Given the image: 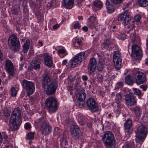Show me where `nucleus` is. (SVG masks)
Instances as JSON below:
<instances>
[{
    "mask_svg": "<svg viewBox=\"0 0 148 148\" xmlns=\"http://www.w3.org/2000/svg\"><path fill=\"white\" fill-rule=\"evenodd\" d=\"M134 75H135L136 82L137 84H140L145 82L146 77L144 73L140 72L137 69L134 71Z\"/></svg>",
    "mask_w": 148,
    "mask_h": 148,
    "instance_id": "8",
    "label": "nucleus"
},
{
    "mask_svg": "<svg viewBox=\"0 0 148 148\" xmlns=\"http://www.w3.org/2000/svg\"><path fill=\"white\" fill-rule=\"evenodd\" d=\"M86 104L89 110L92 112H95L98 109V105L95 99L92 98L87 99Z\"/></svg>",
    "mask_w": 148,
    "mask_h": 148,
    "instance_id": "10",
    "label": "nucleus"
},
{
    "mask_svg": "<svg viewBox=\"0 0 148 148\" xmlns=\"http://www.w3.org/2000/svg\"><path fill=\"white\" fill-rule=\"evenodd\" d=\"M139 37L136 36V34L134 32L133 33H131L130 35V39L129 40L130 43L128 45V47H129L131 43H135L138 42L139 41Z\"/></svg>",
    "mask_w": 148,
    "mask_h": 148,
    "instance_id": "22",
    "label": "nucleus"
},
{
    "mask_svg": "<svg viewBox=\"0 0 148 148\" xmlns=\"http://www.w3.org/2000/svg\"><path fill=\"white\" fill-rule=\"evenodd\" d=\"M75 43H77L78 45H80L82 43V40L80 38H78L75 39L74 40Z\"/></svg>",
    "mask_w": 148,
    "mask_h": 148,
    "instance_id": "49",
    "label": "nucleus"
},
{
    "mask_svg": "<svg viewBox=\"0 0 148 148\" xmlns=\"http://www.w3.org/2000/svg\"><path fill=\"white\" fill-rule=\"evenodd\" d=\"M130 16L126 13L120 14L118 18L119 21H121L125 26L129 24L131 21Z\"/></svg>",
    "mask_w": 148,
    "mask_h": 148,
    "instance_id": "14",
    "label": "nucleus"
},
{
    "mask_svg": "<svg viewBox=\"0 0 148 148\" xmlns=\"http://www.w3.org/2000/svg\"><path fill=\"white\" fill-rule=\"evenodd\" d=\"M52 6V5L51 3L50 2L49 3L47 4V7L49 8H50Z\"/></svg>",
    "mask_w": 148,
    "mask_h": 148,
    "instance_id": "64",
    "label": "nucleus"
},
{
    "mask_svg": "<svg viewBox=\"0 0 148 148\" xmlns=\"http://www.w3.org/2000/svg\"><path fill=\"white\" fill-rule=\"evenodd\" d=\"M121 54L119 51L114 52L113 61L116 68L117 69H119L121 67L122 60Z\"/></svg>",
    "mask_w": 148,
    "mask_h": 148,
    "instance_id": "7",
    "label": "nucleus"
},
{
    "mask_svg": "<svg viewBox=\"0 0 148 148\" xmlns=\"http://www.w3.org/2000/svg\"><path fill=\"white\" fill-rule=\"evenodd\" d=\"M96 66V62L94 58H91L88 64V68L89 71L91 74L95 72Z\"/></svg>",
    "mask_w": 148,
    "mask_h": 148,
    "instance_id": "18",
    "label": "nucleus"
},
{
    "mask_svg": "<svg viewBox=\"0 0 148 148\" xmlns=\"http://www.w3.org/2000/svg\"><path fill=\"white\" fill-rule=\"evenodd\" d=\"M126 35L124 34H121L119 35L118 38L120 39L124 40L126 38Z\"/></svg>",
    "mask_w": 148,
    "mask_h": 148,
    "instance_id": "46",
    "label": "nucleus"
},
{
    "mask_svg": "<svg viewBox=\"0 0 148 148\" xmlns=\"http://www.w3.org/2000/svg\"><path fill=\"white\" fill-rule=\"evenodd\" d=\"M111 42L108 40H106L104 42V44L105 46H109L110 45Z\"/></svg>",
    "mask_w": 148,
    "mask_h": 148,
    "instance_id": "55",
    "label": "nucleus"
},
{
    "mask_svg": "<svg viewBox=\"0 0 148 148\" xmlns=\"http://www.w3.org/2000/svg\"><path fill=\"white\" fill-rule=\"evenodd\" d=\"M30 44V41L29 40H27L26 41L23 46V51L24 53H27L29 49V47Z\"/></svg>",
    "mask_w": 148,
    "mask_h": 148,
    "instance_id": "32",
    "label": "nucleus"
},
{
    "mask_svg": "<svg viewBox=\"0 0 148 148\" xmlns=\"http://www.w3.org/2000/svg\"><path fill=\"white\" fill-rule=\"evenodd\" d=\"M93 7L99 10L102 7V3L100 1L96 0L93 3Z\"/></svg>",
    "mask_w": 148,
    "mask_h": 148,
    "instance_id": "30",
    "label": "nucleus"
},
{
    "mask_svg": "<svg viewBox=\"0 0 148 148\" xmlns=\"http://www.w3.org/2000/svg\"><path fill=\"white\" fill-rule=\"evenodd\" d=\"M67 89L70 92L71 95L72 94L71 91L73 90V86L72 85L68 86L67 87Z\"/></svg>",
    "mask_w": 148,
    "mask_h": 148,
    "instance_id": "53",
    "label": "nucleus"
},
{
    "mask_svg": "<svg viewBox=\"0 0 148 148\" xmlns=\"http://www.w3.org/2000/svg\"><path fill=\"white\" fill-rule=\"evenodd\" d=\"M116 103H117V107L119 108H121L123 106V104L121 102Z\"/></svg>",
    "mask_w": 148,
    "mask_h": 148,
    "instance_id": "52",
    "label": "nucleus"
},
{
    "mask_svg": "<svg viewBox=\"0 0 148 148\" xmlns=\"http://www.w3.org/2000/svg\"><path fill=\"white\" fill-rule=\"evenodd\" d=\"M84 104L85 102L84 101H79L77 103V106L80 108H82L84 106Z\"/></svg>",
    "mask_w": 148,
    "mask_h": 148,
    "instance_id": "42",
    "label": "nucleus"
},
{
    "mask_svg": "<svg viewBox=\"0 0 148 148\" xmlns=\"http://www.w3.org/2000/svg\"><path fill=\"white\" fill-rule=\"evenodd\" d=\"M34 132H30L27 134V137L29 139H32L34 138Z\"/></svg>",
    "mask_w": 148,
    "mask_h": 148,
    "instance_id": "43",
    "label": "nucleus"
},
{
    "mask_svg": "<svg viewBox=\"0 0 148 148\" xmlns=\"http://www.w3.org/2000/svg\"><path fill=\"white\" fill-rule=\"evenodd\" d=\"M132 125V122L131 120L127 119L124 124L125 132L129 133L130 128Z\"/></svg>",
    "mask_w": 148,
    "mask_h": 148,
    "instance_id": "24",
    "label": "nucleus"
},
{
    "mask_svg": "<svg viewBox=\"0 0 148 148\" xmlns=\"http://www.w3.org/2000/svg\"><path fill=\"white\" fill-rule=\"evenodd\" d=\"M123 148H132V146L129 143H126L123 146Z\"/></svg>",
    "mask_w": 148,
    "mask_h": 148,
    "instance_id": "58",
    "label": "nucleus"
},
{
    "mask_svg": "<svg viewBox=\"0 0 148 148\" xmlns=\"http://www.w3.org/2000/svg\"><path fill=\"white\" fill-rule=\"evenodd\" d=\"M77 120L79 124L82 126H83L84 125V122L83 120H81L80 119H78Z\"/></svg>",
    "mask_w": 148,
    "mask_h": 148,
    "instance_id": "60",
    "label": "nucleus"
},
{
    "mask_svg": "<svg viewBox=\"0 0 148 148\" xmlns=\"http://www.w3.org/2000/svg\"><path fill=\"white\" fill-rule=\"evenodd\" d=\"M47 109L50 113L56 112L58 109L59 106L56 100L52 97H48L45 102Z\"/></svg>",
    "mask_w": 148,
    "mask_h": 148,
    "instance_id": "3",
    "label": "nucleus"
},
{
    "mask_svg": "<svg viewBox=\"0 0 148 148\" xmlns=\"http://www.w3.org/2000/svg\"><path fill=\"white\" fill-rule=\"evenodd\" d=\"M9 41H10L9 47L10 49L15 51H18L20 47V42L17 36L14 34L10 35Z\"/></svg>",
    "mask_w": 148,
    "mask_h": 148,
    "instance_id": "5",
    "label": "nucleus"
},
{
    "mask_svg": "<svg viewBox=\"0 0 148 148\" xmlns=\"http://www.w3.org/2000/svg\"><path fill=\"white\" fill-rule=\"evenodd\" d=\"M82 30L85 32H86L88 30V28L86 26H84L82 28Z\"/></svg>",
    "mask_w": 148,
    "mask_h": 148,
    "instance_id": "62",
    "label": "nucleus"
},
{
    "mask_svg": "<svg viewBox=\"0 0 148 148\" xmlns=\"http://www.w3.org/2000/svg\"><path fill=\"white\" fill-rule=\"evenodd\" d=\"M147 86L144 85H142L140 86V88H142L144 91H145L147 88Z\"/></svg>",
    "mask_w": 148,
    "mask_h": 148,
    "instance_id": "54",
    "label": "nucleus"
},
{
    "mask_svg": "<svg viewBox=\"0 0 148 148\" xmlns=\"http://www.w3.org/2000/svg\"><path fill=\"white\" fill-rule=\"evenodd\" d=\"M106 5L107 11L108 13H112L114 11V9L113 5L108 0H106Z\"/></svg>",
    "mask_w": 148,
    "mask_h": 148,
    "instance_id": "28",
    "label": "nucleus"
},
{
    "mask_svg": "<svg viewBox=\"0 0 148 148\" xmlns=\"http://www.w3.org/2000/svg\"><path fill=\"white\" fill-rule=\"evenodd\" d=\"M62 130L58 127H55L54 129L53 134L55 136H59L61 133Z\"/></svg>",
    "mask_w": 148,
    "mask_h": 148,
    "instance_id": "37",
    "label": "nucleus"
},
{
    "mask_svg": "<svg viewBox=\"0 0 148 148\" xmlns=\"http://www.w3.org/2000/svg\"><path fill=\"white\" fill-rule=\"evenodd\" d=\"M115 100L116 102L122 101V97L120 93H119L116 95Z\"/></svg>",
    "mask_w": 148,
    "mask_h": 148,
    "instance_id": "39",
    "label": "nucleus"
},
{
    "mask_svg": "<svg viewBox=\"0 0 148 148\" xmlns=\"http://www.w3.org/2000/svg\"><path fill=\"white\" fill-rule=\"evenodd\" d=\"M82 62L76 55L72 59L71 67L73 68L75 66H77L79 65Z\"/></svg>",
    "mask_w": 148,
    "mask_h": 148,
    "instance_id": "23",
    "label": "nucleus"
},
{
    "mask_svg": "<svg viewBox=\"0 0 148 148\" xmlns=\"http://www.w3.org/2000/svg\"><path fill=\"white\" fill-rule=\"evenodd\" d=\"M138 4L142 7H146L148 5V0H138Z\"/></svg>",
    "mask_w": 148,
    "mask_h": 148,
    "instance_id": "36",
    "label": "nucleus"
},
{
    "mask_svg": "<svg viewBox=\"0 0 148 148\" xmlns=\"http://www.w3.org/2000/svg\"><path fill=\"white\" fill-rule=\"evenodd\" d=\"M74 1L75 0H62V3L64 8L71 9L74 5Z\"/></svg>",
    "mask_w": 148,
    "mask_h": 148,
    "instance_id": "19",
    "label": "nucleus"
},
{
    "mask_svg": "<svg viewBox=\"0 0 148 148\" xmlns=\"http://www.w3.org/2000/svg\"><path fill=\"white\" fill-rule=\"evenodd\" d=\"M80 83V82L79 79H76L74 87L75 89L76 90L75 92H76V91L77 92L79 91V90H80L83 89L82 88H81Z\"/></svg>",
    "mask_w": 148,
    "mask_h": 148,
    "instance_id": "34",
    "label": "nucleus"
},
{
    "mask_svg": "<svg viewBox=\"0 0 148 148\" xmlns=\"http://www.w3.org/2000/svg\"><path fill=\"white\" fill-rule=\"evenodd\" d=\"M111 1L115 4H118L122 2L123 0H111Z\"/></svg>",
    "mask_w": 148,
    "mask_h": 148,
    "instance_id": "50",
    "label": "nucleus"
},
{
    "mask_svg": "<svg viewBox=\"0 0 148 148\" xmlns=\"http://www.w3.org/2000/svg\"><path fill=\"white\" fill-rule=\"evenodd\" d=\"M141 19V16L139 15H136L134 17V19L136 22H139Z\"/></svg>",
    "mask_w": 148,
    "mask_h": 148,
    "instance_id": "48",
    "label": "nucleus"
},
{
    "mask_svg": "<svg viewBox=\"0 0 148 148\" xmlns=\"http://www.w3.org/2000/svg\"><path fill=\"white\" fill-rule=\"evenodd\" d=\"M11 94L12 97H15L17 95V91L14 87L11 88Z\"/></svg>",
    "mask_w": 148,
    "mask_h": 148,
    "instance_id": "41",
    "label": "nucleus"
},
{
    "mask_svg": "<svg viewBox=\"0 0 148 148\" xmlns=\"http://www.w3.org/2000/svg\"><path fill=\"white\" fill-rule=\"evenodd\" d=\"M54 81H53L52 78L48 75L45 73L43 76V79L42 82V88L53 82Z\"/></svg>",
    "mask_w": 148,
    "mask_h": 148,
    "instance_id": "16",
    "label": "nucleus"
},
{
    "mask_svg": "<svg viewBox=\"0 0 148 148\" xmlns=\"http://www.w3.org/2000/svg\"><path fill=\"white\" fill-rule=\"evenodd\" d=\"M60 27V25L58 24L55 25L53 27V28L54 29H56Z\"/></svg>",
    "mask_w": 148,
    "mask_h": 148,
    "instance_id": "61",
    "label": "nucleus"
},
{
    "mask_svg": "<svg viewBox=\"0 0 148 148\" xmlns=\"http://www.w3.org/2000/svg\"><path fill=\"white\" fill-rule=\"evenodd\" d=\"M125 100L127 105L130 106H134L136 103L135 96L132 93H129L125 96Z\"/></svg>",
    "mask_w": 148,
    "mask_h": 148,
    "instance_id": "12",
    "label": "nucleus"
},
{
    "mask_svg": "<svg viewBox=\"0 0 148 148\" xmlns=\"http://www.w3.org/2000/svg\"><path fill=\"white\" fill-rule=\"evenodd\" d=\"M40 130L42 134L47 136L51 133L52 128L47 121L41 126Z\"/></svg>",
    "mask_w": 148,
    "mask_h": 148,
    "instance_id": "11",
    "label": "nucleus"
},
{
    "mask_svg": "<svg viewBox=\"0 0 148 148\" xmlns=\"http://www.w3.org/2000/svg\"><path fill=\"white\" fill-rule=\"evenodd\" d=\"M21 112L20 108L17 107L14 109L11 115L10 119V125L11 128L12 130H16L21 121Z\"/></svg>",
    "mask_w": 148,
    "mask_h": 148,
    "instance_id": "1",
    "label": "nucleus"
},
{
    "mask_svg": "<svg viewBox=\"0 0 148 148\" xmlns=\"http://www.w3.org/2000/svg\"><path fill=\"white\" fill-rule=\"evenodd\" d=\"M23 11L25 13H27L28 12V10L27 9V7L25 5L23 6Z\"/></svg>",
    "mask_w": 148,
    "mask_h": 148,
    "instance_id": "59",
    "label": "nucleus"
},
{
    "mask_svg": "<svg viewBox=\"0 0 148 148\" xmlns=\"http://www.w3.org/2000/svg\"><path fill=\"white\" fill-rule=\"evenodd\" d=\"M108 60L105 58H102L99 59L98 66H99L101 68L104 67L105 66H106Z\"/></svg>",
    "mask_w": 148,
    "mask_h": 148,
    "instance_id": "26",
    "label": "nucleus"
},
{
    "mask_svg": "<svg viewBox=\"0 0 148 148\" xmlns=\"http://www.w3.org/2000/svg\"><path fill=\"white\" fill-rule=\"evenodd\" d=\"M133 77L130 75H127L125 78V82L128 85H132L133 84L134 82Z\"/></svg>",
    "mask_w": 148,
    "mask_h": 148,
    "instance_id": "31",
    "label": "nucleus"
},
{
    "mask_svg": "<svg viewBox=\"0 0 148 148\" xmlns=\"http://www.w3.org/2000/svg\"><path fill=\"white\" fill-rule=\"evenodd\" d=\"M58 86L57 83L54 82L43 88L46 91L47 95H51L56 92Z\"/></svg>",
    "mask_w": 148,
    "mask_h": 148,
    "instance_id": "13",
    "label": "nucleus"
},
{
    "mask_svg": "<svg viewBox=\"0 0 148 148\" xmlns=\"http://www.w3.org/2000/svg\"><path fill=\"white\" fill-rule=\"evenodd\" d=\"M5 68L10 76L14 75L15 73L14 65L11 60H6L5 64Z\"/></svg>",
    "mask_w": 148,
    "mask_h": 148,
    "instance_id": "15",
    "label": "nucleus"
},
{
    "mask_svg": "<svg viewBox=\"0 0 148 148\" xmlns=\"http://www.w3.org/2000/svg\"><path fill=\"white\" fill-rule=\"evenodd\" d=\"M97 78L98 82L101 83L103 81L104 78L103 76L100 74H98L97 76Z\"/></svg>",
    "mask_w": 148,
    "mask_h": 148,
    "instance_id": "40",
    "label": "nucleus"
},
{
    "mask_svg": "<svg viewBox=\"0 0 148 148\" xmlns=\"http://www.w3.org/2000/svg\"><path fill=\"white\" fill-rule=\"evenodd\" d=\"M10 111L7 108H5L3 110V115L6 117H8L10 115Z\"/></svg>",
    "mask_w": 148,
    "mask_h": 148,
    "instance_id": "38",
    "label": "nucleus"
},
{
    "mask_svg": "<svg viewBox=\"0 0 148 148\" xmlns=\"http://www.w3.org/2000/svg\"><path fill=\"white\" fill-rule=\"evenodd\" d=\"M44 61L45 64L48 66L50 67L53 65V61L49 55L45 56Z\"/></svg>",
    "mask_w": 148,
    "mask_h": 148,
    "instance_id": "25",
    "label": "nucleus"
},
{
    "mask_svg": "<svg viewBox=\"0 0 148 148\" xmlns=\"http://www.w3.org/2000/svg\"><path fill=\"white\" fill-rule=\"evenodd\" d=\"M88 19L89 20V22L88 25L90 28L92 29L95 27L94 22L96 20V18L95 16H91Z\"/></svg>",
    "mask_w": 148,
    "mask_h": 148,
    "instance_id": "29",
    "label": "nucleus"
},
{
    "mask_svg": "<svg viewBox=\"0 0 148 148\" xmlns=\"http://www.w3.org/2000/svg\"><path fill=\"white\" fill-rule=\"evenodd\" d=\"M58 52L59 53L63 54H64L65 56H66L67 54V52L66 50L64 49H60L58 51Z\"/></svg>",
    "mask_w": 148,
    "mask_h": 148,
    "instance_id": "45",
    "label": "nucleus"
},
{
    "mask_svg": "<svg viewBox=\"0 0 148 148\" xmlns=\"http://www.w3.org/2000/svg\"><path fill=\"white\" fill-rule=\"evenodd\" d=\"M74 27L75 29H79L81 27V26L78 23H75L74 25Z\"/></svg>",
    "mask_w": 148,
    "mask_h": 148,
    "instance_id": "57",
    "label": "nucleus"
},
{
    "mask_svg": "<svg viewBox=\"0 0 148 148\" xmlns=\"http://www.w3.org/2000/svg\"><path fill=\"white\" fill-rule=\"evenodd\" d=\"M134 25L133 24H130L129 25L127 26V28L129 29L130 31L132 30L135 27Z\"/></svg>",
    "mask_w": 148,
    "mask_h": 148,
    "instance_id": "51",
    "label": "nucleus"
},
{
    "mask_svg": "<svg viewBox=\"0 0 148 148\" xmlns=\"http://www.w3.org/2000/svg\"><path fill=\"white\" fill-rule=\"evenodd\" d=\"M82 79L84 81H86L87 80L88 78L86 75H84L82 76Z\"/></svg>",
    "mask_w": 148,
    "mask_h": 148,
    "instance_id": "63",
    "label": "nucleus"
},
{
    "mask_svg": "<svg viewBox=\"0 0 148 148\" xmlns=\"http://www.w3.org/2000/svg\"><path fill=\"white\" fill-rule=\"evenodd\" d=\"M133 91L135 94L138 96L140 95L141 94L140 91L137 88H134Z\"/></svg>",
    "mask_w": 148,
    "mask_h": 148,
    "instance_id": "44",
    "label": "nucleus"
},
{
    "mask_svg": "<svg viewBox=\"0 0 148 148\" xmlns=\"http://www.w3.org/2000/svg\"><path fill=\"white\" fill-rule=\"evenodd\" d=\"M77 94L76 97L79 101H84L86 98V94L84 89L80 90L78 91H76Z\"/></svg>",
    "mask_w": 148,
    "mask_h": 148,
    "instance_id": "20",
    "label": "nucleus"
},
{
    "mask_svg": "<svg viewBox=\"0 0 148 148\" xmlns=\"http://www.w3.org/2000/svg\"><path fill=\"white\" fill-rule=\"evenodd\" d=\"M132 112L136 116L139 117L141 114L142 109L139 106H136L132 109Z\"/></svg>",
    "mask_w": 148,
    "mask_h": 148,
    "instance_id": "27",
    "label": "nucleus"
},
{
    "mask_svg": "<svg viewBox=\"0 0 148 148\" xmlns=\"http://www.w3.org/2000/svg\"><path fill=\"white\" fill-rule=\"evenodd\" d=\"M102 140L106 148H114L115 147L114 137L111 132H106L103 136Z\"/></svg>",
    "mask_w": 148,
    "mask_h": 148,
    "instance_id": "2",
    "label": "nucleus"
},
{
    "mask_svg": "<svg viewBox=\"0 0 148 148\" xmlns=\"http://www.w3.org/2000/svg\"><path fill=\"white\" fill-rule=\"evenodd\" d=\"M47 121L46 118L43 117L36 120L34 122V125L36 127L40 128L41 126Z\"/></svg>",
    "mask_w": 148,
    "mask_h": 148,
    "instance_id": "21",
    "label": "nucleus"
},
{
    "mask_svg": "<svg viewBox=\"0 0 148 148\" xmlns=\"http://www.w3.org/2000/svg\"><path fill=\"white\" fill-rule=\"evenodd\" d=\"M76 56H77V57L82 61L84 60L86 58L85 53L84 52H80L79 53L76 55Z\"/></svg>",
    "mask_w": 148,
    "mask_h": 148,
    "instance_id": "35",
    "label": "nucleus"
},
{
    "mask_svg": "<svg viewBox=\"0 0 148 148\" xmlns=\"http://www.w3.org/2000/svg\"><path fill=\"white\" fill-rule=\"evenodd\" d=\"M40 62L39 59H37L33 62V67L35 69H39L40 68Z\"/></svg>",
    "mask_w": 148,
    "mask_h": 148,
    "instance_id": "33",
    "label": "nucleus"
},
{
    "mask_svg": "<svg viewBox=\"0 0 148 148\" xmlns=\"http://www.w3.org/2000/svg\"><path fill=\"white\" fill-rule=\"evenodd\" d=\"M123 86V82H120L117 83V87L118 88H122Z\"/></svg>",
    "mask_w": 148,
    "mask_h": 148,
    "instance_id": "56",
    "label": "nucleus"
},
{
    "mask_svg": "<svg viewBox=\"0 0 148 148\" xmlns=\"http://www.w3.org/2000/svg\"><path fill=\"white\" fill-rule=\"evenodd\" d=\"M148 132V128L143 125H141L139 127L136 133V140L141 143L144 141Z\"/></svg>",
    "mask_w": 148,
    "mask_h": 148,
    "instance_id": "4",
    "label": "nucleus"
},
{
    "mask_svg": "<svg viewBox=\"0 0 148 148\" xmlns=\"http://www.w3.org/2000/svg\"><path fill=\"white\" fill-rule=\"evenodd\" d=\"M22 86L27 91L28 96L32 94L35 91L34 84L32 82L24 80L22 82Z\"/></svg>",
    "mask_w": 148,
    "mask_h": 148,
    "instance_id": "6",
    "label": "nucleus"
},
{
    "mask_svg": "<svg viewBox=\"0 0 148 148\" xmlns=\"http://www.w3.org/2000/svg\"><path fill=\"white\" fill-rule=\"evenodd\" d=\"M132 55L136 60L141 59L142 56V51L140 48L136 45H133L132 47Z\"/></svg>",
    "mask_w": 148,
    "mask_h": 148,
    "instance_id": "9",
    "label": "nucleus"
},
{
    "mask_svg": "<svg viewBox=\"0 0 148 148\" xmlns=\"http://www.w3.org/2000/svg\"><path fill=\"white\" fill-rule=\"evenodd\" d=\"M24 127L25 129L28 130L30 129L31 126L30 123H27L25 124Z\"/></svg>",
    "mask_w": 148,
    "mask_h": 148,
    "instance_id": "47",
    "label": "nucleus"
},
{
    "mask_svg": "<svg viewBox=\"0 0 148 148\" xmlns=\"http://www.w3.org/2000/svg\"><path fill=\"white\" fill-rule=\"evenodd\" d=\"M70 131L72 136L76 139L80 137L81 132L77 125H73L71 128Z\"/></svg>",
    "mask_w": 148,
    "mask_h": 148,
    "instance_id": "17",
    "label": "nucleus"
}]
</instances>
